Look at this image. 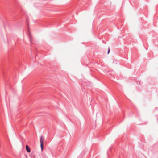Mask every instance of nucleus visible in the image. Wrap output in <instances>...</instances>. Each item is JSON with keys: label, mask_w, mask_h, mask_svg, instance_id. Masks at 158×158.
<instances>
[{"label": "nucleus", "mask_w": 158, "mask_h": 158, "mask_svg": "<svg viewBox=\"0 0 158 158\" xmlns=\"http://www.w3.org/2000/svg\"><path fill=\"white\" fill-rule=\"evenodd\" d=\"M44 138L43 136L41 135L40 138V146L41 147V150L42 151L43 148V142Z\"/></svg>", "instance_id": "obj_1"}, {"label": "nucleus", "mask_w": 158, "mask_h": 158, "mask_svg": "<svg viewBox=\"0 0 158 158\" xmlns=\"http://www.w3.org/2000/svg\"><path fill=\"white\" fill-rule=\"evenodd\" d=\"M26 150L27 151V152H30V148H29V147L28 145H26Z\"/></svg>", "instance_id": "obj_2"}, {"label": "nucleus", "mask_w": 158, "mask_h": 158, "mask_svg": "<svg viewBox=\"0 0 158 158\" xmlns=\"http://www.w3.org/2000/svg\"><path fill=\"white\" fill-rule=\"evenodd\" d=\"M110 52V48H109L108 50L107 54H108Z\"/></svg>", "instance_id": "obj_3"}]
</instances>
